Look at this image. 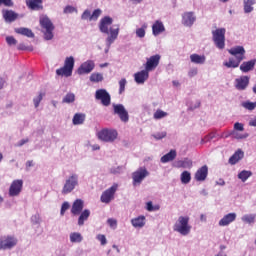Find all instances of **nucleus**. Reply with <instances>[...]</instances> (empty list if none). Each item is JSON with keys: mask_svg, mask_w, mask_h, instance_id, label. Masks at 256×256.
Returning a JSON list of instances; mask_svg holds the SVG:
<instances>
[{"mask_svg": "<svg viewBox=\"0 0 256 256\" xmlns=\"http://www.w3.org/2000/svg\"><path fill=\"white\" fill-rule=\"evenodd\" d=\"M6 42L9 45H15L17 43V39H15V37H13V36H7L6 37Z\"/></svg>", "mask_w": 256, "mask_h": 256, "instance_id": "55", "label": "nucleus"}, {"mask_svg": "<svg viewBox=\"0 0 256 256\" xmlns=\"http://www.w3.org/2000/svg\"><path fill=\"white\" fill-rule=\"evenodd\" d=\"M131 224L135 228L141 229V227H145V216H138L131 220Z\"/></svg>", "mask_w": 256, "mask_h": 256, "instance_id": "32", "label": "nucleus"}, {"mask_svg": "<svg viewBox=\"0 0 256 256\" xmlns=\"http://www.w3.org/2000/svg\"><path fill=\"white\" fill-rule=\"evenodd\" d=\"M15 33H17L18 35H24V37H28L30 39H33L35 37V34L29 28H16Z\"/></svg>", "mask_w": 256, "mask_h": 256, "instance_id": "26", "label": "nucleus"}, {"mask_svg": "<svg viewBox=\"0 0 256 256\" xmlns=\"http://www.w3.org/2000/svg\"><path fill=\"white\" fill-rule=\"evenodd\" d=\"M148 175L149 171H147V168L140 167L138 170L132 173L133 185H141L143 179L148 177Z\"/></svg>", "mask_w": 256, "mask_h": 256, "instance_id": "11", "label": "nucleus"}, {"mask_svg": "<svg viewBox=\"0 0 256 256\" xmlns=\"http://www.w3.org/2000/svg\"><path fill=\"white\" fill-rule=\"evenodd\" d=\"M113 108L115 115L119 116L121 121H123L124 123H127V121H129V112H127L123 104H115L113 105Z\"/></svg>", "mask_w": 256, "mask_h": 256, "instance_id": "15", "label": "nucleus"}, {"mask_svg": "<svg viewBox=\"0 0 256 256\" xmlns=\"http://www.w3.org/2000/svg\"><path fill=\"white\" fill-rule=\"evenodd\" d=\"M25 143H29V139H22V140H20L18 146L19 147H23V145H25Z\"/></svg>", "mask_w": 256, "mask_h": 256, "instance_id": "60", "label": "nucleus"}, {"mask_svg": "<svg viewBox=\"0 0 256 256\" xmlns=\"http://www.w3.org/2000/svg\"><path fill=\"white\" fill-rule=\"evenodd\" d=\"M118 189L119 184L117 183H114L110 188L106 189L100 197L101 203L109 204L110 202H112L113 199H115V193H117Z\"/></svg>", "mask_w": 256, "mask_h": 256, "instance_id": "8", "label": "nucleus"}, {"mask_svg": "<svg viewBox=\"0 0 256 256\" xmlns=\"http://www.w3.org/2000/svg\"><path fill=\"white\" fill-rule=\"evenodd\" d=\"M255 214H246L242 217V221H244V223H255Z\"/></svg>", "mask_w": 256, "mask_h": 256, "instance_id": "40", "label": "nucleus"}, {"mask_svg": "<svg viewBox=\"0 0 256 256\" xmlns=\"http://www.w3.org/2000/svg\"><path fill=\"white\" fill-rule=\"evenodd\" d=\"M81 19L84 21H87V19H89V21H91V11L85 10L81 15Z\"/></svg>", "mask_w": 256, "mask_h": 256, "instance_id": "48", "label": "nucleus"}, {"mask_svg": "<svg viewBox=\"0 0 256 256\" xmlns=\"http://www.w3.org/2000/svg\"><path fill=\"white\" fill-rule=\"evenodd\" d=\"M110 25H113V18L105 16L100 20L99 29L101 33H105L106 35H109L110 33V35L107 37V43H109V45H111V43H113L115 39L119 37V25H113L109 30Z\"/></svg>", "mask_w": 256, "mask_h": 256, "instance_id": "1", "label": "nucleus"}, {"mask_svg": "<svg viewBox=\"0 0 256 256\" xmlns=\"http://www.w3.org/2000/svg\"><path fill=\"white\" fill-rule=\"evenodd\" d=\"M208 175H209V167H207V165H204L196 171L194 175V179L196 181H205Z\"/></svg>", "mask_w": 256, "mask_h": 256, "instance_id": "18", "label": "nucleus"}, {"mask_svg": "<svg viewBox=\"0 0 256 256\" xmlns=\"http://www.w3.org/2000/svg\"><path fill=\"white\" fill-rule=\"evenodd\" d=\"M3 17L8 23H13V21H15L19 15L12 10H6L3 11Z\"/></svg>", "mask_w": 256, "mask_h": 256, "instance_id": "27", "label": "nucleus"}, {"mask_svg": "<svg viewBox=\"0 0 256 256\" xmlns=\"http://www.w3.org/2000/svg\"><path fill=\"white\" fill-rule=\"evenodd\" d=\"M33 160H28L27 162H26V168L27 169H29V167H33Z\"/></svg>", "mask_w": 256, "mask_h": 256, "instance_id": "61", "label": "nucleus"}, {"mask_svg": "<svg viewBox=\"0 0 256 256\" xmlns=\"http://www.w3.org/2000/svg\"><path fill=\"white\" fill-rule=\"evenodd\" d=\"M96 101H101L104 107H109L111 105V94L105 89H98L95 92Z\"/></svg>", "mask_w": 256, "mask_h": 256, "instance_id": "10", "label": "nucleus"}, {"mask_svg": "<svg viewBox=\"0 0 256 256\" xmlns=\"http://www.w3.org/2000/svg\"><path fill=\"white\" fill-rule=\"evenodd\" d=\"M17 245V238L13 236H4L0 238V250L13 249Z\"/></svg>", "mask_w": 256, "mask_h": 256, "instance_id": "14", "label": "nucleus"}, {"mask_svg": "<svg viewBox=\"0 0 256 256\" xmlns=\"http://www.w3.org/2000/svg\"><path fill=\"white\" fill-rule=\"evenodd\" d=\"M195 21H197L195 12H184L182 14V25H184V27H193Z\"/></svg>", "mask_w": 256, "mask_h": 256, "instance_id": "17", "label": "nucleus"}, {"mask_svg": "<svg viewBox=\"0 0 256 256\" xmlns=\"http://www.w3.org/2000/svg\"><path fill=\"white\" fill-rule=\"evenodd\" d=\"M189 77H195L197 75V68H194L188 72Z\"/></svg>", "mask_w": 256, "mask_h": 256, "instance_id": "59", "label": "nucleus"}, {"mask_svg": "<svg viewBox=\"0 0 256 256\" xmlns=\"http://www.w3.org/2000/svg\"><path fill=\"white\" fill-rule=\"evenodd\" d=\"M69 209V202H64L61 206L60 215H65V211Z\"/></svg>", "mask_w": 256, "mask_h": 256, "instance_id": "57", "label": "nucleus"}, {"mask_svg": "<svg viewBox=\"0 0 256 256\" xmlns=\"http://www.w3.org/2000/svg\"><path fill=\"white\" fill-rule=\"evenodd\" d=\"M173 230L180 235L187 236L191 233V225H189V216H180L173 226Z\"/></svg>", "mask_w": 256, "mask_h": 256, "instance_id": "3", "label": "nucleus"}, {"mask_svg": "<svg viewBox=\"0 0 256 256\" xmlns=\"http://www.w3.org/2000/svg\"><path fill=\"white\" fill-rule=\"evenodd\" d=\"M190 60L192 63H195L196 65H203L206 61L205 55H199V54H191Z\"/></svg>", "mask_w": 256, "mask_h": 256, "instance_id": "30", "label": "nucleus"}, {"mask_svg": "<svg viewBox=\"0 0 256 256\" xmlns=\"http://www.w3.org/2000/svg\"><path fill=\"white\" fill-rule=\"evenodd\" d=\"M83 207H85V203L81 199H76L71 208L72 215H80L81 211H83Z\"/></svg>", "mask_w": 256, "mask_h": 256, "instance_id": "21", "label": "nucleus"}, {"mask_svg": "<svg viewBox=\"0 0 256 256\" xmlns=\"http://www.w3.org/2000/svg\"><path fill=\"white\" fill-rule=\"evenodd\" d=\"M237 219V214L235 213H229L225 215L220 221H219V226L220 227H227V225H231L233 221Z\"/></svg>", "mask_w": 256, "mask_h": 256, "instance_id": "22", "label": "nucleus"}, {"mask_svg": "<svg viewBox=\"0 0 256 256\" xmlns=\"http://www.w3.org/2000/svg\"><path fill=\"white\" fill-rule=\"evenodd\" d=\"M80 213L81 214L78 218V225L81 227V226L85 225V221H87V219H89V217L91 215V211H89L88 209H85Z\"/></svg>", "mask_w": 256, "mask_h": 256, "instance_id": "31", "label": "nucleus"}, {"mask_svg": "<svg viewBox=\"0 0 256 256\" xmlns=\"http://www.w3.org/2000/svg\"><path fill=\"white\" fill-rule=\"evenodd\" d=\"M0 5L5 7H13V0H0Z\"/></svg>", "mask_w": 256, "mask_h": 256, "instance_id": "53", "label": "nucleus"}, {"mask_svg": "<svg viewBox=\"0 0 256 256\" xmlns=\"http://www.w3.org/2000/svg\"><path fill=\"white\" fill-rule=\"evenodd\" d=\"M98 241H100L101 245H107V238L103 234H99L97 236Z\"/></svg>", "mask_w": 256, "mask_h": 256, "instance_id": "54", "label": "nucleus"}, {"mask_svg": "<svg viewBox=\"0 0 256 256\" xmlns=\"http://www.w3.org/2000/svg\"><path fill=\"white\" fill-rule=\"evenodd\" d=\"M225 33H227L225 28H218L212 31V40L217 49H225Z\"/></svg>", "mask_w": 256, "mask_h": 256, "instance_id": "6", "label": "nucleus"}, {"mask_svg": "<svg viewBox=\"0 0 256 256\" xmlns=\"http://www.w3.org/2000/svg\"><path fill=\"white\" fill-rule=\"evenodd\" d=\"M75 67V58L73 56L66 57L64 66L56 70V74L60 77H71L73 75V69Z\"/></svg>", "mask_w": 256, "mask_h": 256, "instance_id": "5", "label": "nucleus"}, {"mask_svg": "<svg viewBox=\"0 0 256 256\" xmlns=\"http://www.w3.org/2000/svg\"><path fill=\"white\" fill-rule=\"evenodd\" d=\"M255 64H256V59L243 62L240 65V71H242V73H249V71H253V69H255Z\"/></svg>", "mask_w": 256, "mask_h": 256, "instance_id": "23", "label": "nucleus"}, {"mask_svg": "<svg viewBox=\"0 0 256 256\" xmlns=\"http://www.w3.org/2000/svg\"><path fill=\"white\" fill-rule=\"evenodd\" d=\"M177 157V151L170 150L167 154L161 157L160 161L161 163H169V161H174V159Z\"/></svg>", "mask_w": 256, "mask_h": 256, "instance_id": "28", "label": "nucleus"}, {"mask_svg": "<svg viewBox=\"0 0 256 256\" xmlns=\"http://www.w3.org/2000/svg\"><path fill=\"white\" fill-rule=\"evenodd\" d=\"M181 183L187 185V183H191V172L184 171L181 173Z\"/></svg>", "mask_w": 256, "mask_h": 256, "instance_id": "38", "label": "nucleus"}, {"mask_svg": "<svg viewBox=\"0 0 256 256\" xmlns=\"http://www.w3.org/2000/svg\"><path fill=\"white\" fill-rule=\"evenodd\" d=\"M27 49V47L24 45V44H20L19 46H18V50L19 51H25Z\"/></svg>", "mask_w": 256, "mask_h": 256, "instance_id": "62", "label": "nucleus"}, {"mask_svg": "<svg viewBox=\"0 0 256 256\" xmlns=\"http://www.w3.org/2000/svg\"><path fill=\"white\" fill-rule=\"evenodd\" d=\"M43 3L42 0H27L26 5L29 7V9H32V11H38V9H41V4Z\"/></svg>", "mask_w": 256, "mask_h": 256, "instance_id": "29", "label": "nucleus"}, {"mask_svg": "<svg viewBox=\"0 0 256 256\" xmlns=\"http://www.w3.org/2000/svg\"><path fill=\"white\" fill-rule=\"evenodd\" d=\"M74 102H75V94L73 93L66 94V96L62 100V103H74Z\"/></svg>", "mask_w": 256, "mask_h": 256, "instance_id": "41", "label": "nucleus"}, {"mask_svg": "<svg viewBox=\"0 0 256 256\" xmlns=\"http://www.w3.org/2000/svg\"><path fill=\"white\" fill-rule=\"evenodd\" d=\"M101 13H102L101 9H99V8L95 9L90 16V21H97V19H99V17H101Z\"/></svg>", "mask_w": 256, "mask_h": 256, "instance_id": "43", "label": "nucleus"}, {"mask_svg": "<svg viewBox=\"0 0 256 256\" xmlns=\"http://www.w3.org/2000/svg\"><path fill=\"white\" fill-rule=\"evenodd\" d=\"M21 191H23V180L17 179L14 180L9 188V195L10 197H17L21 194Z\"/></svg>", "mask_w": 256, "mask_h": 256, "instance_id": "12", "label": "nucleus"}, {"mask_svg": "<svg viewBox=\"0 0 256 256\" xmlns=\"http://www.w3.org/2000/svg\"><path fill=\"white\" fill-rule=\"evenodd\" d=\"M127 85V79L125 78H122L120 81H119V94H123L125 93V86Z\"/></svg>", "mask_w": 256, "mask_h": 256, "instance_id": "45", "label": "nucleus"}, {"mask_svg": "<svg viewBox=\"0 0 256 256\" xmlns=\"http://www.w3.org/2000/svg\"><path fill=\"white\" fill-rule=\"evenodd\" d=\"M154 139H164V137H167V132H158L153 135Z\"/></svg>", "mask_w": 256, "mask_h": 256, "instance_id": "51", "label": "nucleus"}, {"mask_svg": "<svg viewBox=\"0 0 256 256\" xmlns=\"http://www.w3.org/2000/svg\"><path fill=\"white\" fill-rule=\"evenodd\" d=\"M117 136V130L103 129L98 132V139H100V141H105L106 143H113V141L117 139Z\"/></svg>", "mask_w": 256, "mask_h": 256, "instance_id": "9", "label": "nucleus"}, {"mask_svg": "<svg viewBox=\"0 0 256 256\" xmlns=\"http://www.w3.org/2000/svg\"><path fill=\"white\" fill-rule=\"evenodd\" d=\"M64 13H77V8L73 6H66L64 9Z\"/></svg>", "mask_w": 256, "mask_h": 256, "instance_id": "56", "label": "nucleus"}, {"mask_svg": "<svg viewBox=\"0 0 256 256\" xmlns=\"http://www.w3.org/2000/svg\"><path fill=\"white\" fill-rule=\"evenodd\" d=\"M77 185H79V176L77 174H72L64 183L62 195H69Z\"/></svg>", "mask_w": 256, "mask_h": 256, "instance_id": "7", "label": "nucleus"}, {"mask_svg": "<svg viewBox=\"0 0 256 256\" xmlns=\"http://www.w3.org/2000/svg\"><path fill=\"white\" fill-rule=\"evenodd\" d=\"M90 81L91 83H101L103 81V74L99 72L92 73L90 75Z\"/></svg>", "mask_w": 256, "mask_h": 256, "instance_id": "37", "label": "nucleus"}, {"mask_svg": "<svg viewBox=\"0 0 256 256\" xmlns=\"http://www.w3.org/2000/svg\"><path fill=\"white\" fill-rule=\"evenodd\" d=\"M253 5H255V0H244V13H251Z\"/></svg>", "mask_w": 256, "mask_h": 256, "instance_id": "36", "label": "nucleus"}, {"mask_svg": "<svg viewBox=\"0 0 256 256\" xmlns=\"http://www.w3.org/2000/svg\"><path fill=\"white\" fill-rule=\"evenodd\" d=\"M40 26L44 29V39L46 41H51L53 39V31H55V25H53V22H51V19L47 16L40 17Z\"/></svg>", "mask_w": 256, "mask_h": 256, "instance_id": "4", "label": "nucleus"}, {"mask_svg": "<svg viewBox=\"0 0 256 256\" xmlns=\"http://www.w3.org/2000/svg\"><path fill=\"white\" fill-rule=\"evenodd\" d=\"M234 139H247L249 134H239V132L233 130L230 134Z\"/></svg>", "mask_w": 256, "mask_h": 256, "instance_id": "42", "label": "nucleus"}, {"mask_svg": "<svg viewBox=\"0 0 256 256\" xmlns=\"http://www.w3.org/2000/svg\"><path fill=\"white\" fill-rule=\"evenodd\" d=\"M93 69H95V62L93 60H87L78 68V75H89Z\"/></svg>", "mask_w": 256, "mask_h": 256, "instance_id": "16", "label": "nucleus"}, {"mask_svg": "<svg viewBox=\"0 0 256 256\" xmlns=\"http://www.w3.org/2000/svg\"><path fill=\"white\" fill-rule=\"evenodd\" d=\"M145 29H147V26L143 25V27L136 29V35L140 39H143L145 37Z\"/></svg>", "mask_w": 256, "mask_h": 256, "instance_id": "46", "label": "nucleus"}, {"mask_svg": "<svg viewBox=\"0 0 256 256\" xmlns=\"http://www.w3.org/2000/svg\"><path fill=\"white\" fill-rule=\"evenodd\" d=\"M242 105L248 111H253L256 107V102H244Z\"/></svg>", "mask_w": 256, "mask_h": 256, "instance_id": "47", "label": "nucleus"}, {"mask_svg": "<svg viewBox=\"0 0 256 256\" xmlns=\"http://www.w3.org/2000/svg\"><path fill=\"white\" fill-rule=\"evenodd\" d=\"M135 82L138 83V85H143L145 81L149 79V72L148 70H142L140 72H137L134 74Z\"/></svg>", "mask_w": 256, "mask_h": 256, "instance_id": "20", "label": "nucleus"}, {"mask_svg": "<svg viewBox=\"0 0 256 256\" xmlns=\"http://www.w3.org/2000/svg\"><path fill=\"white\" fill-rule=\"evenodd\" d=\"M34 101V106L37 108L39 107V104L41 101H43V94H39L36 98L33 99Z\"/></svg>", "mask_w": 256, "mask_h": 256, "instance_id": "49", "label": "nucleus"}, {"mask_svg": "<svg viewBox=\"0 0 256 256\" xmlns=\"http://www.w3.org/2000/svg\"><path fill=\"white\" fill-rule=\"evenodd\" d=\"M164 31H165V25H163V22L157 20L152 25V33L155 37H157V35H161V33H164Z\"/></svg>", "mask_w": 256, "mask_h": 256, "instance_id": "24", "label": "nucleus"}, {"mask_svg": "<svg viewBox=\"0 0 256 256\" xmlns=\"http://www.w3.org/2000/svg\"><path fill=\"white\" fill-rule=\"evenodd\" d=\"M230 55H233L235 58H229L228 62H224V67L228 69H237L241 65V61L245 59V48L243 46H235L228 50Z\"/></svg>", "mask_w": 256, "mask_h": 256, "instance_id": "2", "label": "nucleus"}, {"mask_svg": "<svg viewBox=\"0 0 256 256\" xmlns=\"http://www.w3.org/2000/svg\"><path fill=\"white\" fill-rule=\"evenodd\" d=\"M73 125H83L85 123V114L76 113L72 119Z\"/></svg>", "mask_w": 256, "mask_h": 256, "instance_id": "34", "label": "nucleus"}, {"mask_svg": "<svg viewBox=\"0 0 256 256\" xmlns=\"http://www.w3.org/2000/svg\"><path fill=\"white\" fill-rule=\"evenodd\" d=\"M161 61V55L156 54L151 56L150 58H147L146 64H145V70L146 71H155L157 67H159V63Z\"/></svg>", "mask_w": 256, "mask_h": 256, "instance_id": "13", "label": "nucleus"}, {"mask_svg": "<svg viewBox=\"0 0 256 256\" xmlns=\"http://www.w3.org/2000/svg\"><path fill=\"white\" fill-rule=\"evenodd\" d=\"M215 256H227V254L223 251H220L218 254H216Z\"/></svg>", "mask_w": 256, "mask_h": 256, "instance_id": "64", "label": "nucleus"}, {"mask_svg": "<svg viewBox=\"0 0 256 256\" xmlns=\"http://www.w3.org/2000/svg\"><path fill=\"white\" fill-rule=\"evenodd\" d=\"M159 206L153 207V202H147V211H158Z\"/></svg>", "mask_w": 256, "mask_h": 256, "instance_id": "58", "label": "nucleus"}, {"mask_svg": "<svg viewBox=\"0 0 256 256\" xmlns=\"http://www.w3.org/2000/svg\"><path fill=\"white\" fill-rule=\"evenodd\" d=\"M177 167L179 169H191L193 167V161L189 159L180 160L177 162Z\"/></svg>", "mask_w": 256, "mask_h": 256, "instance_id": "33", "label": "nucleus"}, {"mask_svg": "<svg viewBox=\"0 0 256 256\" xmlns=\"http://www.w3.org/2000/svg\"><path fill=\"white\" fill-rule=\"evenodd\" d=\"M70 241L71 243H81L83 241V236H81V233H71L70 234Z\"/></svg>", "mask_w": 256, "mask_h": 256, "instance_id": "39", "label": "nucleus"}, {"mask_svg": "<svg viewBox=\"0 0 256 256\" xmlns=\"http://www.w3.org/2000/svg\"><path fill=\"white\" fill-rule=\"evenodd\" d=\"M234 131H245V127L242 123L236 122L234 124Z\"/></svg>", "mask_w": 256, "mask_h": 256, "instance_id": "52", "label": "nucleus"}, {"mask_svg": "<svg viewBox=\"0 0 256 256\" xmlns=\"http://www.w3.org/2000/svg\"><path fill=\"white\" fill-rule=\"evenodd\" d=\"M235 87L238 91H245L249 87V76H241L235 80Z\"/></svg>", "mask_w": 256, "mask_h": 256, "instance_id": "19", "label": "nucleus"}, {"mask_svg": "<svg viewBox=\"0 0 256 256\" xmlns=\"http://www.w3.org/2000/svg\"><path fill=\"white\" fill-rule=\"evenodd\" d=\"M108 225L112 228V229H117V220L113 219V218H109L107 220Z\"/></svg>", "mask_w": 256, "mask_h": 256, "instance_id": "50", "label": "nucleus"}, {"mask_svg": "<svg viewBox=\"0 0 256 256\" xmlns=\"http://www.w3.org/2000/svg\"><path fill=\"white\" fill-rule=\"evenodd\" d=\"M154 119H163L164 117H167V112L158 109L154 115H153Z\"/></svg>", "mask_w": 256, "mask_h": 256, "instance_id": "44", "label": "nucleus"}, {"mask_svg": "<svg viewBox=\"0 0 256 256\" xmlns=\"http://www.w3.org/2000/svg\"><path fill=\"white\" fill-rule=\"evenodd\" d=\"M251 175H253V172L249 170H243L238 174V179H240L242 183H245V181H247Z\"/></svg>", "mask_w": 256, "mask_h": 256, "instance_id": "35", "label": "nucleus"}, {"mask_svg": "<svg viewBox=\"0 0 256 256\" xmlns=\"http://www.w3.org/2000/svg\"><path fill=\"white\" fill-rule=\"evenodd\" d=\"M249 125H251V127H256V117L250 121Z\"/></svg>", "mask_w": 256, "mask_h": 256, "instance_id": "63", "label": "nucleus"}, {"mask_svg": "<svg viewBox=\"0 0 256 256\" xmlns=\"http://www.w3.org/2000/svg\"><path fill=\"white\" fill-rule=\"evenodd\" d=\"M244 153L241 150L236 151L230 158H229V163L230 165H237L241 159L244 157Z\"/></svg>", "mask_w": 256, "mask_h": 256, "instance_id": "25", "label": "nucleus"}]
</instances>
